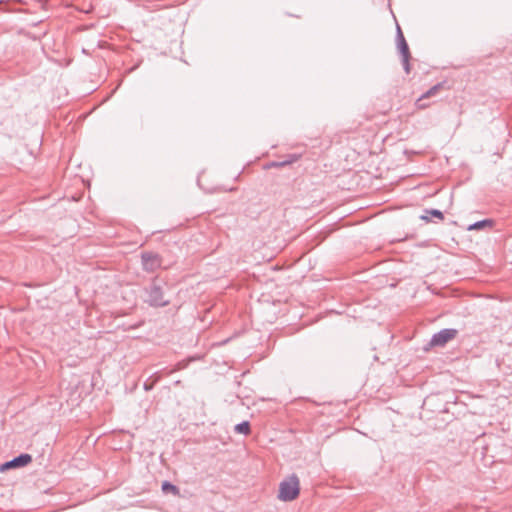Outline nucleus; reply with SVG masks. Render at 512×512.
<instances>
[{
	"label": "nucleus",
	"instance_id": "nucleus-1",
	"mask_svg": "<svg viewBox=\"0 0 512 512\" xmlns=\"http://www.w3.org/2000/svg\"><path fill=\"white\" fill-rule=\"evenodd\" d=\"M299 492V478L295 474H292L280 482L278 498L285 502L292 501L297 498Z\"/></svg>",
	"mask_w": 512,
	"mask_h": 512
},
{
	"label": "nucleus",
	"instance_id": "nucleus-2",
	"mask_svg": "<svg viewBox=\"0 0 512 512\" xmlns=\"http://www.w3.org/2000/svg\"><path fill=\"white\" fill-rule=\"evenodd\" d=\"M147 299L146 302L153 307H164L170 303L169 300L164 298L162 286L156 279L152 281L150 286L146 289Z\"/></svg>",
	"mask_w": 512,
	"mask_h": 512
},
{
	"label": "nucleus",
	"instance_id": "nucleus-3",
	"mask_svg": "<svg viewBox=\"0 0 512 512\" xmlns=\"http://www.w3.org/2000/svg\"><path fill=\"white\" fill-rule=\"evenodd\" d=\"M396 43H397V48H398L399 54L401 55V62H402L403 68L406 73H409L410 72L409 59L411 57L410 50H409L407 41L402 33V30L398 24H397V31H396Z\"/></svg>",
	"mask_w": 512,
	"mask_h": 512
},
{
	"label": "nucleus",
	"instance_id": "nucleus-4",
	"mask_svg": "<svg viewBox=\"0 0 512 512\" xmlns=\"http://www.w3.org/2000/svg\"><path fill=\"white\" fill-rule=\"evenodd\" d=\"M142 268L146 272L152 273L162 265V259L159 254L153 252H143L141 254Z\"/></svg>",
	"mask_w": 512,
	"mask_h": 512
},
{
	"label": "nucleus",
	"instance_id": "nucleus-5",
	"mask_svg": "<svg viewBox=\"0 0 512 512\" xmlns=\"http://www.w3.org/2000/svg\"><path fill=\"white\" fill-rule=\"evenodd\" d=\"M456 335H457L456 329H452V328L442 329L432 336L429 345L442 347L446 343H448L450 340L454 339L456 337Z\"/></svg>",
	"mask_w": 512,
	"mask_h": 512
},
{
	"label": "nucleus",
	"instance_id": "nucleus-6",
	"mask_svg": "<svg viewBox=\"0 0 512 512\" xmlns=\"http://www.w3.org/2000/svg\"><path fill=\"white\" fill-rule=\"evenodd\" d=\"M32 461V456L27 453H22L10 461L3 463L0 466V471H6L12 468H20L28 465Z\"/></svg>",
	"mask_w": 512,
	"mask_h": 512
},
{
	"label": "nucleus",
	"instance_id": "nucleus-7",
	"mask_svg": "<svg viewBox=\"0 0 512 512\" xmlns=\"http://www.w3.org/2000/svg\"><path fill=\"white\" fill-rule=\"evenodd\" d=\"M443 83H437L436 85L432 86L430 89H428L426 92L422 93L420 96H418V109L425 108V104H419V102L428 99L430 97L436 96L439 91L442 89Z\"/></svg>",
	"mask_w": 512,
	"mask_h": 512
},
{
	"label": "nucleus",
	"instance_id": "nucleus-8",
	"mask_svg": "<svg viewBox=\"0 0 512 512\" xmlns=\"http://www.w3.org/2000/svg\"><path fill=\"white\" fill-rule=\"evenodd\" d=\"M161 488L164 493H172L174 496H178L180 494L179 488L169 481H164Z\"/></svg>",
	"mask_w": 512,
	"mask_h": 512
},
{
	"label": "nucleus",
	"instance_id": "nucleus-9",
	"mask_svg": "<svg viewBox=\"0 0 512 512\" xmlns=\"http://www.w3.org/2000/svg\"><path fill=\"white\" fill-rule=\"evenodd\" d=\"M236 433L248 435L250 433V423L248 421H243L235 425L234 428Z\"/></svg>",
	"mask_w": 512,
	"mask_h": 512
},
{
	"label": "nucleus",
	"instance_id": "nucleus-10",
	"mask_svg": "<svg viewBox=\"0 0 512 512\" xmlns=\"http://www.w3.org/2000/svg\"><path fill=\"white\" fill-rule=\"evenodd\" d=\"M487 225H490V221L489 220H481V221H478V222H475V223L471 224L468 227V230H479V229H482L483 227H485Z\"/></svg>",
	"mask_w": 512,
	"mask_h": 512
},
{
	"label": "nucleus",
	"instance_id": "nucleus-11",
	"mask_svg": "<svg viewBox=\"0 0 512 512\" xmlns=\"http://www.w3.org/2000/svg\"><path fill=\"white\" fill-rule=\"evenodd\" d=\"M426 213L430 214L431 217L438 218L439 220H443L444 219L443 213L440 210H438V209H426Z\"/></svg>",
	"mask_w": 512,
	"mask_h": 512
},
{
	"label": "nucleus",
	"instance_id": "nucleus-12",
	"mask_svg": "<svg viewBox=\"0 0 512 512\" xmlns=\"http://www.w3.org/2000/svg\"><path fill=\"white\" fill-rule=\"evenodd\" d=\"M190 360H184V361H180L176 364V370H182L184 368L187 367L188 363H189Z\"/></svg>",
	"mask_w": 512,
	"mask_h": 512
},
{
	"label": "nucleus",
	"instance_id": "nucleus-13",
	"mask_svg": "<svg viewBox=\"0 0 512 512\" xmlns=\"http://www.w3.org/2000/svg\"><path fill=\"white\" fill-rule=\"evenodd\" d=\"M291 163L290 161H283V162H273L271 165L273 167H283L287 164Z\"/></svg>",
	"mask_w": 512,
	"mask_h": 512
},
{
	"label": "nucleus",
	"instance_id": "nucleus-14",
	"mask_svg": "<svg viewBox=\"0 0 512 512\" xmlns=\"http://www.w3.org/2000/svg\"><path fill=\"white\" fill-rule=\"evenodd\" d=\"M430 218H431V215L430 214H427L426 213V210L424 211V214H422L420 216V219L425 221V222H429L430 221Z\"/></svg>",
	"mask_w": 512,
	"mask_h": 512
}]
</instances>
